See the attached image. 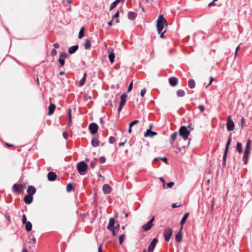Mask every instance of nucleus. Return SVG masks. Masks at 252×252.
Masks as SVG:
<instances>
[{
	"label": "nucleus",
	"mask_w": 252,
	"mask_h": 252,
	"mask_svg": "<svg viewBox=\"0 0 252 252\" xmlns=\"http://www.w3.org/2000/svg\"><path fill=\"white\" fill-rule=\"evenodd\" d=\"M189 216V213H186L184 217H183L181 221V225H182V226L183 225V224L185 223L187 218H188Z\"/></svg>",
	"instance_id": "b1692460"
},
{
	"label": "nucleus",
	"mask_w": 252,
	"mask_h": 252,
	"mask_svg": "<svg viewBox=\"0 0 252 252\" xmlns=\"http://www.w3.org/2000/svg\"><path fill=\"white\" fill-rule=\"evenodd\" d=\"M63 137L65 139H67L68 138V133L66 132H64L63 133Z\"/></svg>",
	"instance_id": "5fc2aeb1"
},
{
	"label": "nucleus",
	"mask_w": 252,
	"mask_h": 252,
	"mask_svg": "<svg viewBox=\"0 0 252 252\" xmlns=\"http://www.w3.org/2000/svg\"><path fill=\"white\" fill-rule=\"evenodd\" d=\"M84 46L86 49H90L91 47V43L89 39H87L85 40L84 43Z\"/></svg>",
	"instance_id": "5701e85b"
},
{
	"label": "nucleus",
	"mask_w": 252,
	"mask_h": 252,
	"mask_svg": "<svg viewBox=\"0 0 252 252\" xmlns=\"http://www.w3.org/2000/svg\"><path fill=\"white\" fill-rule=\"evenodd\" d=\"M26 229L27 231H31L32 229V224L31 222L28 221L26 223Z\"/></svg>",
	"instance_id": "473e14b6"
},
{
	"label": "nucleus",
	"mask_w": 252,
	"mask_h": 252,
	"mask_svg": "<svg viewBox=\"0 0 252 252\" xmlns=\"http://www.w3.org/2000/svg\"><path fill=\"white\" fill-rule=\"evenodd\" d=\"M111 188L110 186L107 184H105L103 186V191L105 194H108L111 192Z\"/></svg>",
	"instance_id": "4468645a"
},
{
	"label": "nucleus",
	"mask_w": 252,
	"mask_h": 252,
	"mask_svg": "<svg viewBox=\"0 0 252 252\" xmlns=\"http://www.w3.org/2000/svg\"><path fill=\"white\" fill-rule=\"evenodd\" d=\"M24 201L26 204H29L31 203L32 201V195H26L24 198Z\"/></svg>",
	"instance_id": "f3484780"
},
{
	"label": "nucleus",
	"mask_w": 252,
	"mask_h": 252,
	"mask_svg": "<svg viewBox=\"0 0 252 252\" xmlns=\"http://www.w3.org/2000/svg\"><path fill=\"white\" fill-rule=\"evenodd\" d=\"M125 235L124 234H121L120 236H119V244H122L123 243V242H124V239H125Z\"/></svg>",
	"instance_id": "c9c22d12"
},
{
	"label": "nucleus",
	"mask_w": 252,
	"mask_h": 252,
	"mask_svg": "<svg viewBox=\"0 0 252 252\" xmlns=\"http://www.w3.org/2000/svg\"><path fill=\"white\" fill-rule=\"evenodd\" d=\"M158 241V240L157 238L153 239V240L151 242L150 245L148 247V252H153L154 251V249L155 248V246H156Z\"/></svg>",
	"instance_id": "6e6552de"
},
{
	"label": "nucleus",
	"mask_w": 252,
	"mask_h": 252,
	"mask_svg": "<svg viewBox=\"0 0 252 252\" xmlns=\"http://www.w3.org/2000/svg\"><path fill=\"white\" fill-rule=\"evenodd\" d=\"M13 188L14 191L21 193L23 189V187L22 185L14 184L13 185Z\"/></svg>",
	"instance_id": "9b49d317"
},
{
	"label": "nucleus",
	"mask_w": 252,
	"mask_h": 252,
	"mask_svg": "<svg viewBox=\"0 0 252 252\" xmlns=\"http://www.w3.org/2000/svg\"><path fill=\"white\" fill-rule=\"evenodd\" d=\"M174 185V183L173 182H170L167 184V188H172Z\"/></svg>",
	"instance_id": "09e8293b"
},
{
	"label": "nucleus",
	"mask_w": 252,
	"mask_h": 252,
	"mask_svg": "<svg viewBox=\"0 0 252 252\" xmlns=\"http://www.w3.org/2000/svg\"><path fill=\"white\" fill-rule=\"evenodd\" d=\"M84 31H85L84 27H82L80 30L79 34H78V38L79 39L82 38L84 36Z\"/></svg>",
	"instance_id": "7c9ffc66"
},
{
	"label": "nucleus",
	"mask_w": 252,
	"mask_h": 252,
	"mask_svg": "<svg viewBox=\"0 0 252 252\" xmlns=\"http://www.w3.org/2000/svg\"><path fill=\"white\" fill-rule=\"evenodd\" d=\"M113 19L108 23L109 26H111L112 25Z\"/></svg>",
	"instance_id": "338daca9"
},
{
	"label": "nucleus",
	"mask_w": 252,
	"mask_h": 252,
	"mask_svg": "<svg viewBox=\"0 0 252 252\" xmlns=\"http://www.w3.org/2000/svg\"><path fill=\"white\" fill-rule=\"evenodd\" d=\"M67 57V54L65 53H61L60 58L64 59Z\"/></svg>",
	"instance_id": "4c0bfd02"
},
{
	"label": "nucleus",
	"mask_w": 252,
	"mask_h": 252,
	"mask_svg": "<svg viewBox=\"0 0 252 252\" xmlns=\"http://www.w3.org/2000/svg\"><path fill=\"white\" fill-rule=\"evenodd\" d=\"M159 159L161 160H162L163 161H164L166 163L167 162V159L166 158H160Z\"/></svg>",
	"instance_id": "052dcab7"
},
{
	"label": "nucleus",
	"mask_w": 252,
	"mask_h": 252,
	"mask_svg": "<svg viewBox=\"0 0 252 252\" xmlns=\"http://www.w3.org/2000/svg\"><path fill=\"white\" fill-rule=\"evenodd\" d=\"M72 189V186L71 184H67L66 186V190L68 192H70Z\"/></svg>",
	"instance_id": "e433bc0d"
},
{
	"label": "nucleus",
	"mask_w": 252,
	"mask_h": 252,
	"mask_svg": "<svg viewBox=\"0 0 252 252\" xmlns=\"http://www.w3.org/2000/svg\"><path fill=\"white\" fill-rule=\"evenodd\" d=\"M177 95L179 97H183L185 95V92L183 90H179L177 91Z\"/></svg>",
	"instance_id": "72a5a7b5"
},
{
	"label": "nucleus",
	"mask_w": 252,
	"mask_h": 252,
	"mask_svg": "<svg viewBox=\"0 0 252 252\" xmlns=\"http://www.w3.org/2000/svg\"><path fill=\"white\" fill-rule=\"evenodd\" d=\"M54 46L55 47V48H59V47H60V45L58 43H55L54 44Z\"/></svg>",
	"instance_id": "680f3d73"
},
{
	"label": "nucleus",
	"mask_w": 252,
	"mask_h": 252,
	"mask_svg": "<svg viewBox=\"0 0 252 252\" xmlns=\"http://www.w3.org/2000/svg\"><path fill=\"white\" fill-rule=\"evenodd\" d=\"M136 16V13L132 11L129 12L127 14L128 18L131 20H134Z\"/></svg>",
	"instance_id": "6ab92c4d"
},
{
	"label": "nucleus",
	"mask_w": 252,
	"mask_h": 252,
	"mask_svg": "<svg viewBox=\"0 0 252 252\" xmlns=\"http://www.w3.org/2000/svg\"><path fill=\"white\" fill-rule=\"evenodd\" d=\"M227 153H228V152H226V151H224V155H223V161L224 163H225V162L226 158V156H227Z\"/></svg>",
	"instance_id": "8fccbe9b"
},
{
	"label": "nucleus",
	"mask_w": 252,
	"mask_h": 252,
	"mask_svg": "<svg viewBox=\"0 0 252 252\" xmlns=\"http://www.w3.org/2000/svg\"><path fill=\"white\" fill-rule=\"evenodd\" d=\"M236 150L239 153H241L242 152V145L241 143L237 142L236 145Z\"/></svg>",
	"instance_id": "c85d7f7f"
},
{
	"label": "nucleus",
	"mask_w": 252,
	"mask_h": 252,
	"mask_svg": "<svg viewBox=\"0 0 252 252\" xmlns=\"http://www.w3.org/2000/svg\"><path fill=\"white\" fill-rule=\"evenodd\" d=\"M22 222L23 223L25 224L27 222H28L27 221V218H26V216L25 215H23V216H22Z\"/></svg>",
	"instance_id": "79ce46f5"
},
{
	"label": "nucleus",
	"mask_w": 252,
	"mask_h": 252,
	"mask_svg": "<svg viewBox=\"0 0 252 252\" xmlns=\"http://www.w3.org/2000/svg\"><path fill=\"white\" fill-rule=\"evenodd\" d=\"M177 135H178V133L177 132H174L171 136V144H173L174 142V140L176 139L177 137Z\"/></svg>",
	"instance_id": "c756f323"
},
{
	"label": "nucleus",
	"mask_w": 252,
	"mask_h": 252,
	"mask_svg": "<svg viewBox=\"0 0 252 252\" xmlns=\"http://www.w3.org/2000/svg\"><path fill=\"white\" fill-rule=\"evenodd\" d=\"M121 1L122 2H124L125 0H116L114 2H113L110 5V10H112L114 8L116 7L117 4Z\"/></svg>",
	"instance_id": "412c9836"
},
{
	"label": "nucleus",
	"mask_w": 252,
	"mask_h": 252,
	"mask_svg": "<svg viewBox=\"0 0 252 252\" xmlns=\"http://www.w3.org/2000/svg\"><path fill=\"white\" fill-rule=\"evenodd\" d=\"M124 105H121V104H120V105H119V107L118 109V111L119 112H121V111L122 110V108H123Z\"/></svg>",
	"instance_id": "4d7b16f0"
},
{
	"label": "nucleus",
	"mask_w": 252,
	"mask_h": 252,
	"mask_svg": "<svg viewBox=\"0 0 252 252\" xmlns=\"http://www.w3.org/2000/svg\"><path fill=\"white\" fill-rule=\"evenodd\" d=\"M167 24L166 20L163 17V16L160 15L159 16L157 24V28L158 33L160 34L162 32L165 26H167Z\"/></svg>",
	"instance_id": "f257e3e1"
},
{
	"label": "nucleus",
	"mask_w": 252,
	"mask_h": 252,
	"mask_svg": "<svg viewBox=\"0 0 252 252\" xmlns=\"http://www.w3.org/2000/svg\"><path fill=\"white\" fill-rule=\"evenodd\" d=\"M138 120H135L131 122L129 125V127H132L133 126L137 124L138 123Z\"/></svg>",
	"instance_id": "58836bf2"
},
{
	"label": "nucleus",
	"mask_w": 252,
	"mask_h": 252,
	"mask_svg": "<svg viewBox=\"0 0 252 252\" xmlns=\"http://www.w3.org/2000/svg\"><path fill=\"white\" fill-rule=\"evenodd\" d=\"M151 128L152 126H151L150 128L147 129L146 132L144 133L145 137H153L157 134L156 132L151 130Z\"/></svg>",
	"instance_id": "9d476101"
},
{
	"label": "nucleus",
	"mask_w": 252,
	"mask_h": 252,
	"mask_svg": "<svg viewBox=\"0 0 252 252\" xmlns=\"http://www.w3.org/2000/svg\"><path fill=\"white\" fill-rule=\"evenodd\" d=\"M89 129L91 133H95L98 130V126L95 123H91L89 125Z\"/></svg>",
	"instance_id": "1a4fd4ad"
},
{
	"label": "nucleus",
	"mask_w": 252,
	"mask_h": 252,
	"mask_svg": "<svg viewBox=\"0 0 252 252\" xmlns=\"http://www.w3.org/2000/svg\"><path fill=\"white\" fill-rule=\"evenodd\" d=\"M155 220V217H153L151 220H150L146 224L142 226V228L144 230L148 231L150 230L153 226V222Z\"/></svg>",
	"instance_id": "0eeeda50"
},
{
	"label": "nucleus",
	"mask_w": 252,
	"mask_h": 252,
	"mask_svg": "<svg viewBox=\"0 0 252 252\" xmlns=\"http://www.w3.org/2000/svg\"><path fill=\"white\" fill-rule=\"evenodd\" d=\"M55 108H56L55 105H54V104H50L48 108V109H49L48 115H52L53 113V112L55 109Z\"/></svg>",
	"instance_id": "aec40b11"
},
{
	"label": "nucleus",
	"mask_w": 252,
	"mask_h": 252,
	"mask_svg": "<svg viewBox=\"0 0 252 252\" xmlns=\"http://www.w3.org/2000/svg\"><path fill=\"white\" fill-rule=\"evenodd\" d=\"M99 144V141L98 139L96 138H94L92 140V145L94 147H96L98 146Z\"/></svg>",
	"instance_id": "cd10ccee"
},
{
	"label": "nucleus",
	"mask_w": 252,
	"mask_h": 252,
	"mask_svg": "<svg viewBox=\"0 0 252 252\" xmlns=\"http://www.w3.org/2000/svg\"><path fill=\"white\" fill-rule=\"evenodd\" d=\"M108 58H109L110 62L111 63H113L114 62L115 55L113 53H110L108 55Z\"/></svg>",
	"instance_id": "2f4dec72"
},
{
	"label": "nucleus",
	"mask_w": 252,
	"mask_h": 252,
	"mask_svg": "<svg viewBox=\"0 0 252 252\" xmlns=\"http://www.w3.org/2000/svg\"><path fill=\"white\" fill-rule=\"evenodd\" d=\"M68 119L69 122H70L71 121V110H70V109H69L68 110Z\"/></svg>",
	"instance_id": "a18cd8bd"
},
{
	"label": "nucleus",
	"mask_w": 252,
	"mask_h": 252,
	"mask_svg": "<svg viewBox=\"0 0 252 252\" xmlns=\"http://www.w3.org/2000/svg\"><path fill=\"white\" fill-rule=\"evenodd\" d=\"M160 181L163 183V187L164 188H165V180L163 179V178L162 177H161L160 178Z\"/></svg>",
	"instance_id": "6e6d98bb"
},
{
	"label": "nucleus",
	"mask_w": 252,
	"mask_h": 252,
	"mask_svg": "<svg viewBox=\"0 0 252 252\" xmlns=\"http://www.w3.org/2000/svg\"><path fill=\"white\" fill-rule=\"evenodd\" d=\"M215 1H214V0L213 1H212L211 2H210L209 4V6H211L212 5H215V4L214 3Z\"/></svg>",
	"instance_id": "e2e57ef3"
},
{
	"label": "nucleus",
	"mask_w": 252,
	"mask_h": 252,
	"mask_svg": "<svg viewBox=\"0 0 252 252\" xmlns=\"http://www.w3.org/2000/svg\"><path fill=\"white\" fill-rule=\"evenodd\" d=\"M164 237L166 241L168 242L172 235V230L171 228H166L164 231Z\"/></svg>",
	"instance_id": "423d86ee"
},
{
	"label": "nucleus",
	"mask_w": 252,
	"mask_h": 252,
	"mask_svg": "<svg viewBox=\"0 0 252 252\" xmlns=\"http://www.w3.org/2000/svg\"><path fill=\"white\" fill-rule=\"evenodd\" d=\"M99 161L100 163H104L105 161V158L103 157H101L99 158Z\"/></svg>",
	"instance_id": "49530a36"
},
{
	"label": "nucleus",
	"mask_w": 252,
	"mask_h": 252,
	"mask_svg": "<svg viewBox=\"0 0 252 252\" xmlns=\"http://www.w3.org/2000/svg\"><path fill=\"white\" fill-rule=\"evenodd\" d=\"M188 85L190 88L193 89L195 86V81L193 79H190L189 80Z\"/></svg>",
	"instance_id": "a878e982"
},
{
	"label": "nucleus",
	"mask_w": 252,
	"mask_h": 252,
	"mask_svg": "<svg viewBox=\"0 0 252 252\" xmlns=\"http://www.w3.org/2000/svg\"><path fill=\"white\" fill-rule=\"evenodd\" d=\"M78 48V45H75V46H71V47H70L69 48L68 52L71 54H73L77 51Z\"/></svg>",
	"instance_id": "4be33fe9"
},
{
	"label": "nucleus",
	"mask_w": 252,
	"mask_h": 252,
	"mask_svg": "<svg viewBox=\"0 0 252 252\" xmlns=\"http://www.w3.org/2000/svg\"><path fill=\"white\" fill-rule=\"evenodd\" d=\"M198 107L201 112H203L205 110V107L203 105H200Z\"/></svg>",
	"instance_id": "de8ad7c7"
},
{
	"label": "nucleus",
	"mask_w": 252,
	"mask_h": 252,
	"mask_svg": "<svg viewBox=\"0 0 252 252\" xmlns=\"http://www.w3.org/2000/svg\"><path fill=\"white\" fill-rule=\"evenodd\" d=\"M90 166L92 168H94L95 167V163L94 162H92L90 164Z\"/></svg>",
	"instance_id": "bf43d9fd"
},
{
	"label": "nucleus",
	"mask_w": 252,
	"mask_h": 252,
	"mask_svg": "<svg viewBox=\"0 0 252 252\" xmlns=\"http://www.w3.org/2000/svg\"><path fill=\"white\" fill-rule=\"evenodd\" d=\"M169 81L171 86L174 87L177 84L178 80L176 77H172L169 78Z\"/></svg>",
	"instance_id": "ddd939ff"
},
{
	"label": "nucleus",
	"mask_w": 252,
	"mask_h": 252,
	"mask_svg": "<svg viewBox=\"0 0 252 252\" xmlns=\"http://www.w3.org/2000/svg\"><path fill=\"white\" fill-rule=\"evenodd\" d=\"M115 224V220L113 218H111L109 219V224L107 226V229L109 230H112L114 228V225Z\"/></svg>",
	"instance_id": "2eb2a0df"
},
{
	"label": "nucleus",
	"mask_w": 252,
	"mask_h": 252,
	"mask_svg": "<svg viewBox=\"0 0 252 252\" xmlns=\"http://www.w3.org/2000/svg\"><path fill=\"white\" fill-rule=\"evenodd\" d=\"M251 140L250 139L248 140L243 159V162L245 164H247L249 155L251 152Z\"/></svg>",
	"instance_id": "f03ea898"
},
{
	"label": "nucleus",
	"mask_w": 252,
	"mask_h": 252,
	"mask_svg": "<svg viewBox=\"0 0 252 252\" xmlns=\"http://www.w3.org/2000/svg\"><path fill=\"white\" fill-rule=\"evenodd\" d=\"M57 52L56 49H53L52 50V51H51V55L53 56H56L57 55Z\"/></svg>",
	"instance_id": "3c124183"
},
{
	"label": "nucleus",
	"mask_w": 252,
	"mask_h": 252,
	"mask_svg": "<svg viewBox=\"0 0 252 252\" xmlns=\"http://www.w3.org/2000/svg\"><path fill=\"white\" fill-rule=\"evenodd\" d=\"M239 49H240V46H238L236 49V51H235V58L236 57V56L237 55L238 52L239 50Z\"/></svg>",
	"instance_id": "603ef678"
},
{
	"label": "nucleus",
	"mask_w": 252,
	"mask_h": 252,
	"mask_svg": "<svg viewBox=\"0 0 252 252\" xmlns=\"http://www.w3.org/2000/svg\"><path fill=\"white\" fill-rule=\"evenodd\" d=\"M119 16V12L117 11L113 16V19L114 18H118Z\"/></svg>",
	"instance_id": "864d4df0"
},
{
	"label": "nucleus",
	"mask_w": 252,
	"mask_h": 252,
	"mask_svg": "<svg viewBox=\"0 0 252 252\" xmlns=\"http://www.w3.org/2000/svg\"><path fill=\"white\" fill-rule=\"evenodd\" d=\"M36 189L33 186H30L28 187L27 192L29 193L28 195H32L35 193Z\"/></svg>",
	"instance_id": "dca6fc26"
},
{
	"label": "nucleus",
	"mask_w": 252,
	"mask_h": 252,
	"mask_svg": "<svg viewBox=\"0 0 252 252\" xmlns=\"http://www.w3.org/2000/svg\"><path fill=\"white\" fill-rule=\"evenodd\" d=\"M176 240L178 242H180L182 241V235L181 231H179L176 235L175 237Z\"/></svg>",
	"instance_id": "bb28decb"
},
{
	"label": "nucleus",
	"mask_w": 252,
	"mask_h": 252,
	"mask_svg": "<svg viewBox=\"0 0 252 252\" xmlns=\"http://www.w3.org/2000/svg\"><path fill=\"white\" fill-rule=\"evenodd\" d=\"M126 142V140H125L124 142L120 143L119 144V145L120 146H124V144H125Z\"/></svg>",
	"instance_id": "0e129e2a"
},
{
	"label": "nucleus",
	"mask_w": 252,
	"mask_h": 252,
	"mask_svg": "<svg viewBox=\"0 0 252 252\" xmlns=\"http://www.w3.org/2000/svg\"><path fill=\"white\" fill-rule=\"evenodd\" d=\"M87 168V165L84 161L80 162L77 164L78 171L81 175L84 174L83 172L86 170Z\"/></svg>",
	"instance_id": "20e7f679"
},
{
	"label": "nucleus",
	"mask_w": 252,
	"mask_h": 252,
	"mask_svg": "<svg viewBox=\"0 0 252 252\" xmlns=\"http://www.w3.org/2000/svg\"><path fill=\"white\" fill-rule=\"evenodd\" d=\"M132 87H133V83H132V82H131L128 87V88H127L128 92H129L130 91H131V90L132 89Z\"/></svg>",
	"instance_id": "c03bdc74"
},
{
	"label": "nucleus",
	"mask_w": 252,
	"mask_h": 252,
	"mask_svg": "<svg viewBox=\"0 0 252 252\" xmlns=\"http://www.w3.org/2000/svg\"><path fill=\"white\" fill-rule=\"evenodd\" d=\"M172 206L173 208H176L178 207V206L177 205V204L176 203H173L172 205Z\"/></svg>",
	"instance_id": "774afa93"
},
{
	"label": "nucleus",
	"mask_w": 252,
	"mask_h": 252,
	"mask_svg": "<svg viewBox=\"0 0 252 252\" xmlns=\"http://www.w3.org/2000/svg\"><path fill=\"white\" fill-rule=\"evenodd\" d=\"M127 97V94L126 93H124L121 96V101L120 104H121V105H124L126 102V98Z\"/></svg>",
	"instance_id": "a211bd4d"
},
{
	"label": "nucleus",
	"mask_w": 252,
	"mask_h": 252,
	"mask_svg": "<svg viewBox=\"0 0 252 252\" xmlns=\"http://www.w3.org/2000/svg\"><path fill=\"white\" fill-rule=\"evenodd\" d=\"M48 179L50 181H54L57 178V175L53 172H50L47 175Z\"/></svg>",
	"instance_id": "f8f14e48"
},
{
	"label": "nucleus",
	"mask_w": 252,
	"mask_h": 252,
	"mask_svg": "<svg viewBox=\"0 0 252 252\" xmlns=\"http://www.w3.org/2000/svg\"><path fill=\"white\" fill-rule=\"evenodd\" d=\"M146 89L145 88L142 89L141 91V93H140V95L142 97L144 96L146 93Z\"/></svg>",
	"instance_id": "37998d69"
},
{
	"label": "nucleus",
	"mask_w": 252,
	"mask_h": 252,
	"mask_svg": "<svg viewBox=\"0 0 252 252\" xmlns=\"http://www.w3.org/2000/svg\"><path fill=\"white\" fill-rule=\"evenodd\" d=\"M111 231H112V234L113 236H115L116 235L115 234V230H114V228H112V230H110Z\"/></svg>",
	"instance_id": "69168bd1"
},
{
	"label": "nucleus",
	"mask_w": 252,
	"mask_h": 252,
	"mask_svg": "<svg viewBox=\"0 0 252 252\" xmlns=\"http://www.w3.org/2000/svg\"><path fill=\"white\" fill-rule=\"evenodd\" d=\"M226 126L227 129L228 131H232L234 129V123L233 122L230 115L228 117Z\"/></svg>",
	"instance_id": "39448f33"
},
{
	"label": "nucleus",
	"mask_w": 252,
	"mask_h": 252,
	"mask_svg": "<svg viewBox=\"0 0 252 252\" xmlns=\"http://www.w3.org/2000/svg\"><path fill=\"white\" fill-rule=\"evenodd\" d=\"M86 77H87V73H84L83 78L81 79V80L80 81V83H79L80 86H82L84 85L85 81H86Z\"/></svg>",
	"instance_id": "393cba45"
},
{
	"label": "nucleus",
	"mask_w": 252,
	"mask_h": 252,
	"mask_svg": "<svg viewBox=\"0 0 252 252\" xmlns=\"http://www.w3.org/2000/svg\"><path fill=\"white\" fill-rule=\"evenodd\" d=\"M109 142L111 144L114 143L115 142V138L113 136L110 137L109 138Z\"/></svg>",
	"instance_id": "ea45409f"
},
{
	"label": "nucleus",
	"mask_w": 252,
	"mask_h": 252,
	"mask_svg": "<svg viewBox=\"0 0 252 252\" xmlns=\"http://www.w3.org/2000/svg\"><path fill=\"white\" fill-rule=\"evenodd\" d=\"M59 62L60 63V65L61 66H63L64 65V59H62V58H59Z\"/></svg>",
	"instance_id": "a19ab883"
},
{
	"label": "nucleus",
	"mask_w": 252,
	"mask_h": 252,
	"mask_svg": "<svg viewBox=\"0 0 252 252\" xmlns=\"http://www.w3.org/2000/svg\"><path fill=\"white\" fill-rule=\"evenodd\" d=\"M210 82H209V84H208V86L212 84V82L214 81V78H213V77H211L210 78Z\"/></svg>",
	"instance_id": "13d9d810"
},
{
	"label": "nucleus",
	"mask_w": 252,
	"mask_h": 252,
	"mask_svg": "<svg viewBox=\"0 0 252 252\" xmlns=\"http://www.w3.org/2000/svg\"><path fill=\"white\" fill-rule=\"evenodd\" d=\"M231 141V138L229 137V139H228V141H227V143L226 144V146H225V151L228 152V148H229V145L230 144Z\"/></svg>",
	"instance_id": "f704fd0d"
},
{
	"label": "nucleus",
	"mask_w": 252,
	"mask_h": 252,
	"mask_svg": "<svg viewBox=\"0 0 252 252\" xmlns=\"http://www.w3.org/2000/svg\"><path fill=\"white\" fill-rule=\"evenodd\" d=\"M190 134V131L187 129L185 126H182L179 129V134L183 137L184 140L188 139L189 136Z\"/></svg>",
	"instance_id": "7ed1b4c3"
}]
</instances>
